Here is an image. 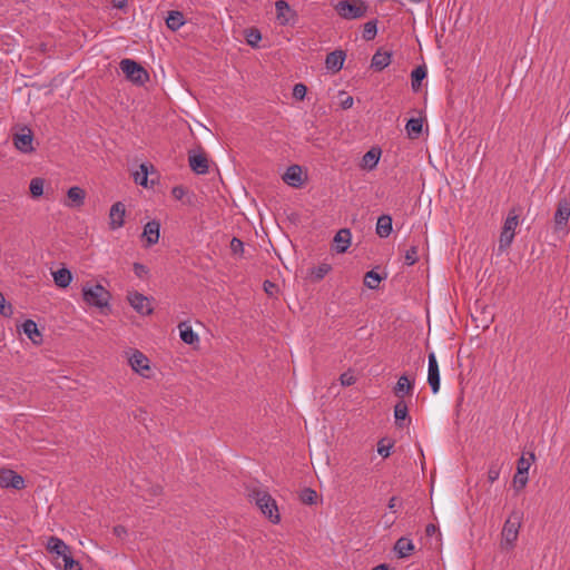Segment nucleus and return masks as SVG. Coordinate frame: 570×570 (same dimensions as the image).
<instances>
[{"mask_svg": "<svg viewBox=\"0 0 570 570\" xmlns=\"http://www.w3.org/2000/svg\"><path fill=\"white\" fill-rule=\"evenodd\" d=\"M45 180L40 177L32 178L29 185L30 194L33 198H39L43 195Z\"/></svg>", "mask_w": 570, "mask_h": 570, "instance_id": "nucleus-34", "label": "nucleus"}, {"mask_svg": "<svg viewBox=\"0 0 570 570\" xmlns=\"http://www.w3.org/2000/svg\"><path fill=\"white\" fill-rule=\"evenodd\" d=\"M126 208L121 202L115 203L109 212V225L111 229H118L124 226Z\"/></svg>", "mask_w": 570, "mask_h": 570, "instance_id": "nucleus-16", "label": "nucleus"}, {"mask_svg": "<svg viewBox=\"0 0 570 570\" xmlns=\"http://www.w3.org/2000/svg\"><path fill=\"white\" fill-rule=\"evenodd\" d=\"M276 19L281 26L291 23L295 18V11L291 9L289 4L285 0H277L275 2Z\"/></svg>", "mask_w": 570, "mask_h": 570, "instance_id": "nucleus-14", "label": "nucleus"}, {"mask_svg": "<svg viewBox=\"0 0 570 570\" xmlns=\"http://www.w3.org/2000/svg\"><path fill=\"white\" fill-rule=\"evenodd\" d=\"M438 531V528L433 523H429L425 528V533L429 537H432Z\"/></svg>", "mask_w": 570, "mask_h": 570, "instance_id": "nucleus-55", "label": "nucleus"}, {"mask_svg": "<svg viewBox=\"0 0 570 570\" xmlns=\"http://www.w3.org/2000/svg\"><path fill=\"white\" fill-rule=\"evenodd\" d=\"M414 389V381L410 380L406 374L399 377L396 385L393 389L395 396L403 399L405 395H411Z\"/></svg>", "mask_w": 570, "mask_h": 570, "instance_id": "nucleus-18", "label": "nucleus"}, {"mask_svg": "<svg viewBox=\"0 0 570 570\" xmlns=\"http://www.w3.org/2000/svg\"><path fill=\"white\" fill-rule=\"evenodd\" d=\"M396 502H397V498L396 497H392L389 501V509L392 511V512H396Z\"/></svg>", "mask_w": 570, "mask_h": 570, "instance_id": "nucleus-57", "label": "nucleus"}, {"mask_svg": "<svg viewBox=\"0 0 570 570\" xmlns=\"http://www.w3.org/2000/svg\"><path fill=\"white\" fill-rule=\"evenodd\" d=\"M82 298L88 305L104 309L109 307L111 295L102 285L94 284L82 287Z\"/></svg>", "mask_w": 570, "mask_h": 570, "instance_id": "nucleus-4", "label": "nucleus"}, {"mask_svg": "<svg viewBox=\"0 0 570 570\" xmlns=\"http://www.w3.org/2000/svg\"><path fill=\"white\" fill-rule=\"evenodd\" d=\"M500 472H501V464L498 462H492L488 469L489 482L493 483L494 481H497L500 476Z\"/></svg>", "mask_w": 570, "mask_h": 570, "instance_id": "nucleus-43", "label": "nucleus"}, {"mask_svg": "<svg viewBox=\"0 0 570 570\" xmlns=\"http://www.w3.org/2000/svg\"><path fill=\"white\" fill-rule=\"evenodd\" d=\"M32 140L33 135L29 128H23L22 132L13 136V144L16 148L26 154L33 150Z\"/></svg>", "mask_w": 570, "mask_h": 570, "instance_id": "nucleus-15", "label": "nucleus"}, {"mask_svg": "<svg viewBox=\"0 0 570 570\" xmlns=\"http://www.w3.org/2000/svg\"><path fill=\"white\" fill-rule=\"evenodd\" d=\"M394 551L399 558H406L414 551V544L409 538H400L394 546Z\"/></svg>", "mask_w": 570, "mask_h": 570, "instance_id": "nucleus-26", "label": "nucleus"}, {"mask_svg": "<svg viewBox=\"0 0 570 570\" xmlns=\"http://www.w3.org/2000/svg\"><path fill=\"white\" fill-rule=\"evenodd\" d=\"M306 92L307 88L303 83H296L293 88V96L298 100H303L306 96Z\"/></svg>", "mask_w": 570, "mask_h": 570, "instance_id": "nucleus-45", "label": "nucleus"}, {"mask_svg": "<svg viewBox=\"0 0 570 570\" xmlns=\"http://www.w3.org/2000/svg\"><path fill=\"white\" fill-rule=\"evenodd\" d=\"M570 218V198L562 197L558 200L553 216L554 230H564Z\"/></svg>", "mask_w": 570, "mask_h": 570, "instance_id": "nucleus-9", "label": "nucleus"}, {"mask_svg": "<svg viewBox=\"0 0 570 570\" xmlns=\"http://www.w3.org/2000/svg\"><path fill=\"white\" fill-rule=\"evenodd\" d=\"M262 39V36H261V32L255 29V28H252L249 30H247L246 32V41L249 46L252 47H257L258 42L261 41Z\"/></svg>", "mask_w": 570, "mask_h": 570, "instance_id": "nucleus-42", "label": "nucleus"}, {"mask_svg": "<svg viewBox=\"0 0 570 570\" xmlns=\"http://www.w3.org/2000/svg\"><path fill=\"white\" fill-rule=\"evenodd\" d=\"M112 532L118 538H124L127 535V529L120 524L114 527Z\"/></svg>", "mask_w": 570, "mask_h": 570, "instance_id": "nucleus-53", "label": "nucleus"}, {"mask_svg": "<svg viewBox=\"0 0 570 570\" xmlns=\"http://www.w3.org/2000/svg\"><path fill=\"white\" fill-rule=\"evenodd\" d=\"M188 164L197 175H206L209 171V160L202 147L188 151Z\"/></svg>", "mask_w": 570, "mask_h": 570, "instance_id": "nucleus-8", "label": "nucleus"}, {"mask_svg": "<svg viewBox=\"0 0 570 570\" xmlns=\"http://www.w3.org/2000/svg\"><path fill=\"white\" fill-rule=\"evenodd\" d=\"M22 331L33 344L40 345L42 343V334L39 331L38 325L35 321H24L22 323Z\"/></svg>", "mask_w": 570, "mask_h": 570, "instance_id": "nucleus-21", "label": "nucleus"}, {"mask_svg": "<svg viewBox=\"0 0 570 570\" xmlns=\"http://www.w3.org/2000/svg\"><path fill=\"white\" fill-rule=\"evenodd\" d=\"M230 249L234 254L242 253L244 249V243L240 239L234 237L230 242Z\"/></svg>", "mask_w": 570, "mask_h": 570, "instance_id": "nucleus-47", "label": "nucleus"}, {"mask_svg": "<svg viewBox=\"0 0 570 570\" xmlns=\"http://www.w3.org/2000/svg\"><path fill=\"white\" fill-rule=\"evenodd\" d=\"M47 551L52 556V563L59 570H82L78 560L72 556L71 548L58 537H49Z\"/></svg>", "mask_w": 570, "mask_h": 570, "instance_id": "nucleus-1", "label": "nucleus"}, {"mask_svg": "<svg viewBox=\"0 0 570 570\" xmlns=\"http://www.w3.org/2000/svg\"><path fill=\"white\" fill-rule=\"evenodd\" d=\"M334 9L341 18L355 20L366 16L368 6L363 0H340Z\"/></svg>", "mask_w": 570, "mask_h": 570, "instance_id": "nucleus-3", "label": "nucleus"}, {"mask_svg": "<svg viewBox=\"0 0 570 570\" xmlns=\"http://www.w3.org/2000/svg\"><path fill=\"white\" fill-rule=\"evenodd\" d=\"M381 157V149L371 148L367 153L364 154L361 163V167L367 170H372L376 167Z\"/></svg>", "mask_w": 570, "mask_h": 570, "instance_id": "nucleus-25", "label": "nucleus"}, {"mask_svg": "<svg viewBox=\"0 0 570 570\" xmlns=\"http://www.w3.org/2000/svg\"><path fill=\"white\" fill-rule=\"evenodd\" d=\"M112 7L117 9H124L127 7V0H112Z\"/></svg>", "mask_w": 570, "mask_h": 570, "instance_id": "nucleus-54", "label": "nucleus"}, {"mask_svg": "<svg viewBox=\"0 0 570 570\" xmlns=\"http://www.w3.org/2000/svg\"><path fill=\"white\" fill-rule=\"evenodd\" d=\"M392 53L379 49L372 57L371 67L376 71H382L391 63Z\"/></svg>", "mask_w": 570, "mask_h": 570, "instance_id": "nucleus-22", "label": "nucleus"}, {"mask_svg": "<svg viewBox=\"0 0 570 570\" xmlns=\"http://www.w3.org/2000/svg\"><path fill=\"white\" fill-rule=\"evenodd\" d=\"M0 487L20 490L24 488V480L12 470L0 469Z\"/></svg>", "mask_w": 570, "mask_h": 570, "instance_id": "nucleus-11", "label": "nucleus"}, {"mask_svg": "<svg viewBox=\"0 0 570 570\" xmlns=\"http://www.w3.org/2000/svg\"><path fill=\"white\" fill-rule=\"evenodd\" d=\"M299 500L304 504L313 505L317 501V492L311 488H305L299 493Z\"/></svg>", "mask_w": 570, "mask_h": 570, "instance_id": "nucleus-36", "label": "nucleus"}, {"mask_svg": "<svg viewBox=\"0 0 570 570\" xmlns=\"http://www.w3.org/2000/svg\"><path fill=\"white\" fill-rule=\"evenodd\" d=\"M264 291L269 296L274 295L277 292V285L271 281H265L263 284Z\"/></svg>", "mask_w": 570, "mask_h": 570, "instance_id": "nucleus-51", "label": "nucleus"}, {"mask_svg": "<svg viewBox=\"0 0 570 570\" xmlns=\"http://www.w3.org/2000/svg\"><path fill=\"white\" fill-rule=\"evenodd\" d=\"M425 66H417L411 73V87L414 92L420 91L423 79L426 78Z\"/></svg>", "mask_w": 570, "mask_h": 570, "instance_id": "nucleus-28", "label": "nucleus"}, {"mask_svg": "<svg viewBox=\"0 0 570 570\" xmlns=\"http://www.w3.org/2000/svg\"><path fill=\"white\" fill-rule=\"evenodd\" d=\"M353 106V98L351 96H347L344 100H342V107L344 109H348Z\"/></svg>", "mask_w": 570, "mask_h": 570, "instance_id": "nucleus-56", "label": "nucleus"}, {"mask_svg": "<svg viewBox=\"0 0 570 570\" xmlns=\"http://www.w3.org/2000/svg\"><path fill=\"white\" fill-rule=\"evenodd\" d=\"M410 2H413V3H419V2H422L423 0H409Z\"/></svg>", "mask_w": 570, "mask_h": 570, "instance_id": "nucleus-59", "label": "nucleus"}, {"mask_svg": "<svg viewBox=\"0 0 570 570\" xmlns=\"http://www.w3.org/2000/svg\"><path fill=\"white\" fill-rule=\"evenodd\" d=\"M351 245V232L347 228L338 230L334 237V246L337 253H345Z\"/></svg>", "mask_w": 570, "mask_h": 570, "instance_id": "nucleus-24", "label": "nucleus"}, {"mask_svg": "<svg viewBox=\"0 0 570 570\" xmlns=\"http://www.w3.org/2000/svg\"><path fill=\"white\" fill-rule=\"evenodd\" d=\"M381 281L382 277L375 271H370L364 276V284L371 289L377 288Z\"/></svg>", "mask_w": 570, "mask_h": 570, "instance_id": "nucleus-37", "label": "nucleus"}, {"mask_svg": "<svg viewBox=\"0 0 570 570\" xmlns=\"http://www.w3.org/2000/svg\"><path fill=\"white\" fill-rule=\"evenodd\" d=\"M147 178H148V166L146 164H141L139 166V170L136 171L134 175L135 183L146 187Z\"/></svg>", "mask_w": 570, "mask_h": 570, "instance_id": "nucleus-38", "label": "nucleus"}, {"mask_svg": "<svg viewBox=\"0 0 570 570\" xmlns=\"http://www.w3.org/2000/svg\"><path fill=\"white\" fill-rule=\"evenodd\" d=\"M519 226V210L517 208L510 209L500 234L499 250H507L514 238L515 229Z\"/></svg>", "mask_w": 570, "mask_h": 570, "instance_id": "nucleus-5", "label": "nucleus"}, {"mask_svg": "<svg viewBox=\"0 0 570 570\" xmlns=\"http://www.w3.org/2000/svg\"><path fill=\"white\" fill-rule=\"evenodd\" d=\"M419 259V248L416 245L411 246L404 255V262L406 265L412 266Z\"/></svg>", "mask_w": 570, "mask_h": 570, "instance_id": "nucleus-41", "label": "nucleus"}, {"mask_svg": "<svg viewBox=\"0 0 570 570\" xmlns=\"http://www.w3.org/2000/svg\"><path fill=\"white\" fill-rule=\"evenodd\" d=\"M4 303H6V298L4 296L0 293V313L4 316H8L11 314V306H8V308H6L4 306Z\"/></svg>", "mask_w": 570, "mask_h": 570, "instance_id": "nucleus-52", "label": "nucleus"}, {"mask_svg": "<svg viewBox=\"0 0 570 570\" xmlns=\"http://www.w3.org/2000/svg\"><path fill=\"white\" fill-rule=\"evenodd\" d=\"M171 195L175 199L177 200H181L184 198V196L186 195V189L185 187L183 186H175L173 189H171Z\"/></svg>", "mask_w": 570, "mask_h": 570, "instance_id": "nucleus-50", "label": "nucleus"}, {"mask_svg": "<svg viewBox=\"0 0 570 570\" xmlns=\"http://www.w3.org/2000/svg\"><path fill=\"white\" fill-rule=\"evenodd\" d=\"M129 364L135 372L139 373L145 377H148V374H146V372L150 370L149 360L144 353H141L138 350H135L131 356L129 357Z\"/></svg>", "mask_w": 570, "mask_h": 570, "instance_id": "nucleus-13", "label": "nucleus"}, {"mask_svg": "<svg viewBox=\"0 0 570 570\" xmlns=\"http://www.w3.org/2000/svg\"><path fill=\"white\" fill-rule=\"evenodd\" d=\"M330 271H331V265H328L326 263H322L318 266L313 267L311 269V277L313 281L318 282V281L323 279L325 277V275L328 274Z\"/></svg>", "mask_w": 570, "mask_h": 570, "instance_id": "nucleus-35", "label": "nucleus"}, {"mask_svg": "<svg viewBox=\"0 0 570 570\" xmlns=\"http://www.w3.org/2000/svg\"><path fill=\"white\" fill-rule=\"evenodd\" d=\"M247 497L255 502L261 512L274 524L279 523L281 515L276 501L272 495L259 487H247Z\"/></svg>", "mask_w": 570, "mask_h": 570, "instance_id": "nucleus-2", "label": "nucleus"}, {"mask_svg": "<svg viewBox=\"0 0 570 570\" xmlns=\"http://www.w3.org/2000/svg\"><path fill=\"white\" fill-rule=\"evenodd\" d=\"M372 570H391V569H390L389 564L382 563V564L374 567Z\"/></svg>", "mask_w": 570, "mask_h": 570, "instance_id": "nucleus-58", "label": "nucleus"}, {"mask_svg": "<svg viewBox=\"0 0 570 570\" xmlns=\"http://www.w3.org/2000/svg\"><path fill=\"white\" fill-rule=\"evenodd\" d=\"M376 33H377V27H376L375 20L368 21L364 24L362 36L365 40L374 39Z\"/></svg>", "mask_w": 570, "mask_h": 570, "instance_id": "nucleus-39", "label": "nucleus"}, {"mask_svg": "<svg viewBox=\"0 0 570 570\" xmlns=\"http://www.w3.org/2000/svg\"><path fill=\"white\" fill-rule=\"evenodd\" d=\"M341 384L343 386H351L355 383V377L351 373H343L340 376Z\"/></svg>", "mask_w": 570, "mask_h": 570, "instance_id": "nucleus-46", "label": "nucleus"}, {"mask_svg": "<svg viewBox=\"0 0 570 570\" xmlns=\"http://www.w3.org/2000/svg\"><path fill=\"white\" fill-rule=\"evenodd\" d=\"M68 207H81L85 204L86 193L78 186L70 187L67 191Z\"/></svg>", "mask_w": 570, "mask_h": 570, "instance_id": "nucleus-23", "label": "nucleus"}, {"mask_svg": "<svg viewBox=\"0 0 570 570\" xmlns=\"http://www.w3.org/2000/svg\"><path fill=\"white\" fill-rule=\"evenodd\" d=\"M184 23H185V18H184L183 12L177 11V10L169 11L168 17L166 19V24L170 30L176 31L181 26H184Z\"/></svg>", "mask_w": 570, "mask_h": 570, "instance_id": "nucleus-30", "label": "nucleus"}, {"mask_svg": "<svg viewBox=\"0 0 570 570\" xmlns=\"http://www.w3.org/2000/svg\"><path fill=\"white\" fill-rule=\"evenodd\" d=\"M283 179L292 187H301L304 183L302 167L298 165L289 166L286 169Z\"/></svg>", "mask_w": 570, "mask_h": 570, "instance_id": "nucleus-17", "label": "nucleus"}, {"mask_svg": "<svg viewBox=\"0 0 570 570\" xmlns=\"http://www.w3.org/2000/svg\"><path fill=\"white\" fill-rule=\"evenodd\" d=\"M528 483V475L527 474H519V472L515 473L513 478V484L517 490L523 489Z\"/></svg>", "mask_w": 570, "mask_h": 570, "instance_id": "nucleus-44", "label": "nucleus"}, {"mask_svg": "<svg viewBox=\"0 0 570 570\" xmlns=\"http://www.w3.org/2000/svg\"><path fill=\"white\" fill-rule=\"evenodd\" d=\"M392 233V218L389 215H382L379 217L376 223V234L382 237L386 238Z\"/></svg>", "mask_w": 570, "mask_h": 570, "instance_id": "nucleus-27", "label": "nucleus"}, {"mask_svg": "<svg viewBox=\"0 0 570 570\" xmlns=\"http://www.w3.org/2000/svg\"><path fill=\"white\" fill-rule=\"evenodd\" d=\"M120 69L130 81L137 85H144L149 80L146 69L131 59H122L120 61Z\"/></svg>", "mask_w": 570, "mask_h": 570, "instance_id": "nucleus-7", "label": "nucleus"}, {"mask_svg": "<svg viewBox=\"0 0 570 570\" xmlns=\"http://www.w3.org/2000/svg\"><path fill=\"white\" fill-rule=\"evenodd\" d=\"M531 461H534V454L533 453H530V458L529 459H525L524 456H521L518 460L517 472H519V474H528V471H529L530 465H531Z\"/></svg>", "mask_w": 570, "mask_h": 570, "instance_id": "nucleus-40", "label": "nucleus"}, {"mask_svg": "<svg viewBox=\"0 0 570 570\" xmlns=\"http://www.w3.org/2000/svg\"><path fill=\"white\" fill-rule=\"evenodd\" d=\"M178 328L180 332V338L184 343L191 345L198 342V335L193 331V328L187 323H180L178 325Z\"/></svg>", "mask_w": 570, "mask_h": 570, "instance_id": "nucleus-29", "label": "nucleus"}, {"mask_svg": "<svg viewBox=\"0 0 570 570\" xmlns=\"http://www.w3.org/2000/svg\"><path fill=\"white\" fill-rule=\"evenodd\" d=\"M409 409L403 400H400L394 406L395 424L400 428L403 426V421L407 419Z\"/></svg>", "mask_w": 570, "mask_h": 570, "instance_id": "nucleus-32", "label": "nucleus"}, {"mask_svg": "<svg viewBox=\"0 0 570 570\" xmlns=\"http://www.w3.org/2000/svg\"><path fill=\"white\" fill-rule=\"evenodd\" d=\"M132 268H134V273L139 278H142L148 273V268L144 264H140V263H135Z\"/></svg>", "mask_w": 570, "mask_h": 570, "instance_id": "nucleus-48", "label": "nucleus"}, {"mask_svg": "<svg viewBox=\"0 0 570 570\" xmlns=\"http://www.w3.org/2000/svg\"><path fill=\"white\" fill-rule=\"evenodd\" d=\"M428 383L434 394L440 390V370L435 354L432 352L428 356Z\"/></svg>", "mask_w": 570, "mask_h": 570, "instance_id": "nucleus-12", "label": "nucleus"}, {"mask_svg": "<svg viewBox=\"0 0 570 570\" xmlns=\"http://www.w3.org/2000/svg\"><path fill=\"white\" fill-rule=\"evenodd\" d=\"M160 224L157 220L148 222L142 232V237L146 238L147 246H151L159 240Z\"/></svg>", "mask_w": 570, "mask_h": 570, "instance_id": "nucleus-20", "label": "nucleus"}, {"mask_svg": "<svg viewBox=\"0 0 570 570\" xmlns=\"http://www.w3.org/2000/svg\"><path fill=\"white\" fill-rule=\"evenodd\" d=\"M392 444L384 445L383 441L379 442L377 452L383 458H387L391 454Z\"/></svg>", "mask_w": 570, "mask_h": 570, "instance_id": "nucleus-49", "label": "nucleus"}, {"mask_svg": "<svg viewBox=\"0 0 570 570\" xmlns=\"http://www.w3.org/2000/svg\"><path fill=\"white\" fill-rule=\"evenodd\" d=\"M523 520V513L519 510H513L504 522L502 529V538L507 546L513 547L518 539L519 530Z\"/></svg>", "mask_w": 570, "mask_h": 570, "instance_id": "nucleus-6", "label": "nucleus"}, {"mask_svg": "<svg viewBox=\"0 0 570 570\" xmlns=\"http://www.w3.org/2000/svg\"><path fill=\"white\" fill-rule=\"evenodd\" d=\"M55 284L59 287H67L72 281L71 272L67 268H60L52 273Z\"/></svg>", "mask_w": 570, "mask_h": 570, "instance_id": "nucleus-31", "label": "nucleus"}, {"mask_svg": "<svg viewBox=\"0 0 570 570\" xmlns=\"http://www.w3.org/2000/svg\"><path fill=\"white\" fill-rule=\"evenodd\" d=\"M127 298H128V302L131 305V307L137 313H139L141 315H149L153 313L151 302L145 295H142L138 292H132V293L128 294Z\"/></svg>", "mask_w": 570, "mask_h": 570, "instance_id": "nucleus-10", "label": "nucleus"}, {"mask_svg": "<svg viewBox=\"0 0 570 570\" xmlns=\"http://www.w3.org/2000/svg\"><path fill=\"white\" fill-rule=\"evenodd\" d=\"M344 60L345 52L343 50H335L326 56L325 66L327 70L336 73L342 69Z\"/></svg>", "mask_w": 570, "mask_h": 570, "instance_id": "nucleus-19", "label": "nucleus"}, {"mask_svg": "<svg viewBox=\"0 0 570 570\" xmlns=\"http://www.w3.org/2000/svg\"><path fill=\"white\" fill-rule=\"evenodd\" d=\"M423 121L420 118H411L405 126L410 138H417L422 134Z\"/></svg>", "mask_w": 570, "mask_h": 570, "instance_id": "nucleus-33", "label": "nucleus"}]
</instances>
